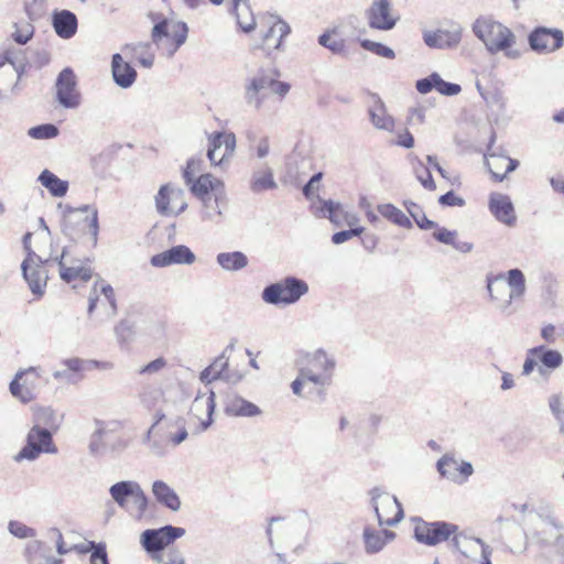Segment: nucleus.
Segmentation results:
<instances>
[{
  "mask_svg": "<svg viewBox=\"0 0 564 564\" xmlns=\"http://www.w3.org/2000/svg\"><path fill=\"white\" fill-rule=\"evenodd\" d=\"M473 32L491 53L509 50L516 42L510 29L489 17H480L473 24Z\"/></svg>",
  "mask_w": 564,
  "mask_h": 564,
  "instance_id": "f257e3e1",
  "label": "nucleus"
},
{
  "mask_svg": "<svg viewBox=\"0 0 564 564\" xmlns=\"http://www.w3.org/2000/svg\"><path fill=\"white\" fill-rule=\"evenodd\" d=\"M57 207L62 209L63 231L67 236L74 237L75 235L84 232L86 229H88L89 234L94 238V241H97L99 223L98 210L96 207L90 205H83L78 208H73L68 205L63 206L62 203H59Z\"/></svg>",
  "mask_w": 564,
  "mask_h": 564,
  "instance_id": "f03ea898",
  "label": "nucleus"
},
{
  "mask_svg": "<svg viewBox=\"0 0 564 564\" xmlns=\"http://www.w3.org/2000/svg\"><path fill=\"white\" fill-rule=\"evenodd\" d=\"M45 541L33 540L25 546V557L29 564H62L61 558L52 555V547L54 544L58 555L67 554L70 549H67L64 543L63 534L57 528H50L45 533Z\"/></svg>",
  "mask_w": 564,
  "mask_h": 564,
  "instance_id": "7ed1b4c3",
  "label": "nucleus"
},
{
  "mask_svg": "<svg viewBox=\"0 0 564 564\" xmlns=\"http://www.w3.org/2000/svg\"><path fill=\"white\" fill-rule=\"evenodd\" d=\"M308 292V284L296 276L284 279L267 285L262 291V300L271 305H291Z\"/></svg>",
  "mask_w": 564,
  "mask_h": 564,
  "instance_id": "20e7f679",
  "label": "nucleus"
},
{
  "mask_svg": "<svg viewBox=\"0 0 564 564\" xmlns=\"http://www.w3.org/2000/svg\"><path fill=\"white\" fill-rule=\"evenodd\" d=\"M333 383L327 375H319L310 368H300L297 377L292 381V392L297 397H306L324 401L326 390Z\"/></svg>",
  "mask_w": 564,
  "mask_h": 564,
  "instance_id": "39448f33",
  "label": "nucleus"
},
{
  "mask_svg": "<svg viewBox=\"0 0 564 564\" xmlns=\"http://www.w3.org/2000/svg\"><path fill=\"white\" fill-rule=\"evenodd\" d=\"M371 506L375 510L379 525L393 527L403 519V509L398 498L375 487L369 491Z\"/></svg>",
  "mask_w": 564,
  "mask_h": 564,
  "instance_id": "423d86ee",
  "label": "nucleus"
},
{
  "mask_svg": "<svg viewBox=\"0 0 564 564\" xmlns=\"http://www.w3.org/2000/svg\"><path fill=\"white\" fill-rule=\"evenodd\" d=\"M187 25L184 22L163 20L152 29V41L163 46L169 56H172L186 41Z\"/></svg>",
  "mask_w": 564,
  "mask_h": 564,
  "instance_id": "0eeeda50",
  "label": "nucleus"
},
{
  "mask_svg": "<svg viewBox=\"0 0 564 564\" xmlns=\"http://www.w3.org/2000/svg\"><path fill=\"white\" fill-rule=\"evenodd\" d=\"M42 453L55 454L57 447L53 442V436L50 430L42 426L34 425L28 433L26 444L21 448L15 456V460L22 459L34 460Z\"/></svg>",
  "mask_w": 564,
  "mask_h": 564,
  "instance_id": "6e6552de",
  "label": "nucleus"
},
{
  "mask_svg": "<svg viewBox=\"0 0 564 564\" xmlns=\"http://www.w3.org/2000/svg\"><path fill=\"white\" fill-rule=\"evenodd\" d=\"M414 522L415 540L426 545H436L446 541L458 531V527L449 522H427L420 518L414 519Z\"/></svg>",
  "mask_w": 564,
  "mask_h": 564,
  "instance_id": "1a4fd4ad",
  "label": "nucleus"
},
{
  "mask_svg": "<svg viewBox=\"0 0 564 564\" xmlns=\"http://www.w3.org/2000/svg\"><path fill=\"white\" fill-rule=\"evenodd\" d=\"M185 534V529L171 524L148 529L141 534V544L151 555L161 553L166 546Z\"/></svg>",
  "mask_w": 564,
  "mask_h": 564,
  "instance_id": "9d476101",
  "label": "nucleus"
},
{
  "mask_svg": "<svg viewBox=\"0 0 564 564\" xmlns=\"http://www.w3.org/2000/svg\"><path fill=\"white\" fill-rule=\"evenodd\" d=\"M529 517H536L539 522L534 529L533 538L542 547H562L564 538V525L551 514L540 516L529 512Z\"/></svg>",
  "mask_w": 564,
  "mask_h": 564,
  "instance_id": "9b49d317",
  "label": "nucleus"
},
{
  "mask_svg": "<svg viewBox=\"0 0 564 564\" xmlns=\"http://www.w3.org/2000/svg\"><path fill=\"white\" fill-rule=\"evenodd\" d=\"M51 259H42L35 252H30L22 264V273L25 281L29 284L31 292L36 296L44 294V289L47 281V272L44 270V265L48 264Z\"/></svg>",
  "mask_w": 564,
  "mask_h": 564,
  "instance_id": "f8f14e48",
  "label": "nucleus"
},
{
  "mask_svg": "<svg viewBox=\"0 0 564 564\" xmlns=\"http://www.w3.org/2000/svg\"><path fill=\"white\" fill-rule=\"evenodd\" d=\"M301 534L302 531L292 519L273 517L269 520L267 536L272 549L275 546V540L280 547L292 546Z\"/></svg>",
  "mask_w": 564,
  "mask_h": 564,
  "instance_id": "ddd939ff",
  "label": "nucleus"
},
{
  "mask_svg": "<svg viewBox=\"0 0 564 564\" xmlns=\"http://www.w3.org/2000/svg\"><path fill=\"white\" fill-rule=\"evenodd\" d=\"M367 24L372 30L390 31L392 30L400 17L392 8L390 0H375L365 11Z\"/></svg>",
  "mask_w": 564,
  "mask_h": 564,
  "instance_id": "4468645a",
  "label": "nucleus"
},
{
  "mask_svg": "<svg viewBox=\"0 0 564 564\" xmlns=\"http://www.w3.org/2000/svg\"><path fill=\"white\" fill-rule=\"evenodd\" d=\"M56 100L67 109H75L80 105V93L77 89V78L70 67H65L58 74L56 83Z\"/></svg>",
  "mask_w": 564,
  "mask_h": 564,
  "instance_id": "2eb2a0df",
  "label": "nucleus"
},
{
  "mask_svg": "<svg viewBox=\"0 0 564 564\" xmlns=\"http://www.w3.org/2000/svg\"><path fill=\"white\" fill-rule=\"evenodd\" d=\"M528 40L532 51L549 54L563 46L564 34L558 29L538 26L529 34Z\"/></svg>",
  "mask_w": 564,
  "mask_h": 564,
  "instance_id": "dca6fc26",
  "label": "nucleus"
},
{
  "mask_svg": "<svg viewBox=\"0 0 564 564\" xmlns=\"http://www.w3.org/2000/svg\"><path fill=\"white\" fill-rule=\"evenodd\" d=\"M438 474L447 480L463 485L474 474V467L469 462L457 460L452 454H444L436 463Z\"/></svg>",
  "mask_w": 564,
  "mask_h": 564,
  "instance_id": "f3484780",
  "label": "nucleus"
},
{
  "mask_svg": "<svg viewBox=\"0 0 564 564\" xmlns=\"http://www.w3.org/2000/svg\"><path fill=\"white\" fill-rule=\"evenodd\" d=\"M453 545L465 557L476 560V556L480 554L481 564H491L492 550L489 545L478 538L468 536L463 532H456L453 536Z\"/></svg>",
  "mask_w": 564,
  "mask_h": 564,
  "instance_id": "a211bd4d",
  "label": "nucleus"
},
{
  "mask_svg": "<svg viewBox=\"0 0 564 564\" xmlns=\"http://www.w3.org/2000/svg\"><path fill=\"white\" fill-rule=\"evenodd\" d=\"M235 148L234 133L214 132L208 138L207 158L213 165H223L228 158L232 156Z\"/></svg>",
  "mask_w": 564,
  "mask_h": 564,
  "instance_id": "6ab92c4d",
  "label": "nucleus"
},
{
  "mask_svg": "<svg viewBox=\"0 0 564 564\" xmlns=\"http://www.w3.org/2000/svg\"><path fill=\"white\" fill-rule=\"evenodd\" d=\"M215 411V392L208 390L205 393H198L192 402L189 413L199 421L197 433L206 431L213 423Z\"/></svg>",
  "mask_w": 564,
  "mask_h": 564,
  "instance_id": "aec40b11",
  "label": "nucleus"
},
{
  "mask_svg": "<svg viewBox=\"0 0 564 564\" xmlns=\"http://www.w3.org/2000/svg\"><path fill=\"white\" fill-rule=\"evenodd\" d=\"M195 260L194 252L187 246L177 245L152 256L150 263L155 268H164L172 264H192Z\"/></svg>",
  "mask_w": 564,
  "mask_h": 564,
  "instance_id": "412c9836",
  "label": "nucleus"
},
{
  "mask_svg": "<svg viewBox=\"0 0 564 564\" xmlns=\"http://www.w3.org/2000/svg\"><path fill=\"white\" fill-rule=\"evenodd\" d=\"M202 203L200 218L203 221L219 224L224 217L223 209L228 204L225 188L217 189L210 196H204L199 199Z\"/></svg>",
  "mask_w": 564,
  "mask_h": 564,
  "instance_id": "4be33fe9",
  "label": "nucleus"
},
{
  "mask_svg": "<svg viewBox=\"0 0 564 564\" xmlns=\"http://www.w3.org/2000/svg\"><path fill=\"white\" fill-rule=\"evenodd\" d=\"M269 76L253 77L246 86L245 99L249 107L260 111L270 96Z\"/></svg>",
  "mask_w": 564,
  "mask_h": 564,
  "instance_id": "5701e85b",
  "label": "nucleus"
},
{
  "mask_svg": "<svg viewBox=\"0 0 564 564\" xmlns=\"http://www.w3.org/2000/svg\"><path fill=\"white\" fill-rule=\"evenodd\" d=\"M502 281L503 278L501 275L496 278L488 276L487 291L496 308L505 315H511L514 312L511 307L514 299H510V293Z\"/></svg>",
  "mask_w": 564,
  "mask_h": 564,
  "instance_id": "b1692460",
  "label": "nucleus"
},
{
  "mask_svg": "<svg viewBox=\"0 0 564 564\" xmlns=\"http://www.w3.org/2000/svg\"><path fill=\"white\" fill-rule=\"evenodd\" d=\"M336 358L326 350L318 348L305 355V364L302 368H310L319 375H327L333 380L336 369Z\"/></svg>",
  "mask_w": 564,
  "mask_h": 564,
  "instance_id": "393cba45",
  "label": "nucleus"
},
{
  "mask_svg": "<svg viewBox=\"0 0 564 564\" xmlns=\"http://www.w3.org/2000/svg\"><path fill=\"white\" fill-rule=\"evenodd\" d=\"M489 209L500 223L511 226L516 221L513 204L508 195L492 193L489 198Z\"/></svg>",
  "mask_w": 564,
  "mask_h": 564,
  "instance_id": "a878e982",
  "label": "nucleus"
},
{
  "mask_svg": "<svg viewBox=\"0 0 564 564\" xmlns=\"http://www.w3.org/2000/svg\"><path fill=\"white\" fill-rule=\"evenodd\" d=\"M531 354L536 355L540 364L538 367V372L545 379H547L551 372L557 369L563 362V356L560 351L549 349L542 345L532 347Z\"/></svg>",
  "mask_w": 564,
  "mask_h": 564,
  "instance_id": "bb28decb",
  "label": "nucleus"
},
{
  "mask_svg": "<svg viewBox=\"0 0 564 564\" xmlns=\"http://www.w3.org/2000/svg\"><path fill=\"white\" fill-rule=\"evenodd\" d=\"M111 73L113 82L123 89L131 87L137 79V70L119 53L111 57Z\"/></svg>",
  "mask_w": 564,
  "mask_h": 564,
  "instance_id": "cd10ccee",
  "label": "nucleus"
},
{
  "mask_svg": "<svg viewBox=\"0 0 564 564\" xmlns=\"http://www.w3.org/2000/svg\"><path fill=\"white\" fill-rule=\"evenodd\" d=\"M52 25L61 39L68 40L76 34L78 20L76 14L69 10L54 11L52 14Z\"/></svg>",
  "mask_w": 564,
  "mask_h": 564,
  "instance_id": "c85d7f7f",
  "label": "nucleus"
},
{
  "mask_svg": "<svg viewBox=\"0 0 564 564\" xmlns=\"http://www.w3.org/2000/svg\"><path fill=\"white\" fill-rule=\"evenodd\" d=\"M485 159L489 172L497 181H502L508 173L513 172L519 165L517 160L496 152H488L485 154Z\"/></svg>",
  "mask_w": 564,
  "mask_h": 564,
  "instance_id": "c756f323",
  "label": "nucleus"
},
{
  "mask_svg": "<svg viewBox=\"0 0 564 564\" xmlns=\"http://www.w3.org/2000/svg\"><path fill=\"white\" fill-rule=\"evenodd\" d=\"M99 293L104 296L105 301L109 304V310L107 312V316L109 318L113 317L117 314V302L115 296V291L112 286L105 281H96L93 288V291L89 295V304H88V314H91L97 306V302L99 301Z\"/></svg>",
  "mask_w": 564,
  "mask_h": 564,
  "instance_id": "7c9ffc66",
  "label": "nucleus"
},
{
  "mask_svg": "<svg viewBox=\"0 0 564 564\" xmlns=\"http://www.w3.org/2000/svg\"><path fill=\"white\" fill-rule=\"evenodd\" d=\"M362 536L366 553L376 554L395 538V533L386 529L375 530L370 527H366Z\"/></svg>",
  "mask_w": 564,
  "mask_h": 564,
  "instance_id": "2f4dec72",
  "label": "nucleus"
},
{
  "mask_svg": "<svg viewBox=\"0 0 564 564\" xmlns=\"http://www.w3.org/2000/svg\"><path fill=\"white\" fill-rule=\"evenodd\" d=\"M225 413L230 416L253 417L261 414V410L254 403L237 394H229L225 401Z\"/></svg>",
  "mask_w": 564,
  "mask_h": 564,
  "instance_id": "473e14b6",
  "label": "nucleus"
},
{
  "mask_svg": "<svg viewBox=\"0 0 564 564\" xmlns=\"http://www.w3.org/2000/svg\"><path fill=\"white\" fill-rule=\"evenodd\" d=\"M373 104L369 107L368 113L375 128L384 131H392L394 119L387 112L383 101L377 95H372Z\"/></svg>",
  "mask_w": 564,
  "mask_h": 564,
  "instance_id": "72a5a7b5",
  "label": "nucleus"
},
{
  "mask_svg": "<svg viewBox=\"0 0 564 564\" xmlns=\"http://www.w3.org/2000/svg\"><path fill=\"white\" fill-rule=\"evenodd\" d=\"M152 494L156 501L172 511L181 509V499L175 490L163 480H155L152 484Z\"/></svg>",
  "mask_w": 564,
  "mask_h": 564,
  "instance_id": "f704fd0d",
  "label": "nucleus"
},
{
  "mask_svg": "<svg viewBox=\"0 0 564 564\" xmlns=\"http://www.w3.org/2000/svg\"><path fill=\"white\" fill-rule=\"evenodd\" d=\"M29 373H34L37 378L40 377L39 369L35 367L21 369L15 373V377L13 378L9 386L11 394L15 399L20 400L22 403L25 404L34 400V394L32 390L28 387H24V384L20 383V380L23 378V376H26Z\"/></svg>",
  "mask_w": 564,
  "mask_h": 564,
  "instance_id": "c9c22d12",
  "label": "nucleus"
},
{
  "mask_svg": "<svg viewBox=\"0 0 564 564\" xmlns=\"http://www.w3.org/2000/svg\"><path fill=\"white\" fill-rule=\"evenodd\" d=\"M188 185H191L192 193L199 199L204 196H210L216 193L217 189L225 188L221 181L208 173L202 174L196 180L193 178V182Z\"/></svg>",
  "mask_w": 564,
  "mask_h": 564,
  "instance_id": "e433bc0d",
  "label": "nucleus"
},
{
  "mask_svg": "<svg viewBox=\"0 0 564 564\" xmlns=\"http://www.w3.org/2000/svg\"><path fill=\"white\" fill-rule=\"evenodd\" d=\"M165 437L172 446H178L188 437L186 420L183 416L170 417L165 424Z\"/></svg>",
  "mask_w": 564,
  "mask_h": 564,
  "instance_id": "4c0bfd02",
  "label": "nucleus"
},
{
  "mask_svg": "<svg viewBox=\"0 0 564 564\" xmlns=\"http://www.w3.org/2000/svg\"><path fill=\"white\" fill-rule=\"evenodd\" d=\"M65 254H66V251L63 250V253L61 254V257L55 259V261L57 262V264L59 267L61 278L66 282H70L75 279L88 281L91 278V270L89 268L83 267L78 263H72L70 265H67L64 260Z\"/></svg>",
  "mask_w": 564,
  "mask_h": 564,
  "instance_id": "58836bf2",
  "label": "nucleus"
},
{
  "mask_svg": "<svg viewBox=\"0 0 564 564\" xmlns=\"http://www.w3.org/2000/svg\"><path fill=\"white\" fill-rule=\"evenodd\" d=\"M273 177V171L267 164L256 169L250 180V189L253 193H261L268 189L276 188Z\"/></svg>",
  "mask_w": 564,
  "mask_h": 564,
  "instance_id": "ea45409f",
  "label": "nucleus"
},
{
  "mask_svg": "<svg viewBox=\"0 0 564 564\" xmlns=\"http://www.w3.org/2000/svg\"><path fill=\"white\" fill-rule=\"evenodd\" d=\"M139 484L131 480H122L109 488V494L115 502L122 509H128V501L138 489Z\"/></svg>",
  "mask_w": 564,
  "mask_h": 564,
  "instance_id": "a19ab883",
  "label": "nucleus"
},
{
  "mask_svg": "<svg viewBox=\"0 0 564 564\" xmlns=\"http://www.w3.org/2000/svg\"><path fill=\"white\" fill-rule=\"evenodd\" d=\"M37 181L54 197L65 196L67 194V191L69 187V184L67 181H64V180L57 177L50 170H43L41 172V174L39 175Z\"/></svg>",
  "mask_w": 564,
  "mask_h": 564,
  "instance_id": "79ce46f5",
  "label": "nucleus"
},
{
  "mask_svg": "<svg viewBox=\"0 0 564 564\" xmlns=\"http://www.w3.org/2000/svg\"><path fill=\"white\" fill-rule=\"evenodd\" d=\"M217 264L225 271L235 272L245 269L248 263V257L241 251L219 252L216 256Z\"/></svg>",
  "mask_w": 564,
  "mask_h": 564,
  "instance_id": "37998d69",
  "label": "nucleus"
},
{
  "mask_svg": "<svg viewBox=\"0 0 564 564\" xmlns=\"http://www.w3.org/2000/svg\"><path fill=\"white\" fill-rule=\"evenodd\" d=\"M62 364L70 371L72 373L78 375L85 371H90L93 369L99 368L102 370H107L111 368V364L107 361H98L94 359H82L78 357L67 358L62 361Z\"/></svg>",
  "mask_w": 564,
  "mask_h": 564,
  "instance_id": "c03bdc74",
  "label": "nucleus"
},
{
  "mask_svg": "<svg viewBox=\"0 0 564 564\" xmlns=\"http://www.w3.org/2000/svg\"><path fill=\"white\" fill-rule=\"evenodd\" d=\"M378 212L382 217L390 220L397 226L402 228L410 229L412 228V223L410 218L398 207L392 204H381L378 205Z\"/></svg>",
  "mask_w": 564,
  "mask_h": 564,
  "instance_id": "a18cd8bd",
  "label": "nucleus"
},
{
  "mask_svg": "<svg viewBox=\"0 0 564 564\" xmlns=\"http://www.w3.org/2000/svg\"><path fill=\"white\" fill-rule=\"evenodd\" d=\"M507 283L510 288V299H521L527 290L525 276L520 269H511L507 272Z\"/></svg>",
  "mask_w": 564,
  "mask_h": 564,
  "instance_id": "49530a36",
  "label": "nucleus"
},
{
  "mask_svg": "<svg viewBox=\"0 0 564 564\" xmlns=\"http://www.w3.org/2000/svg\"><path fill=\"white\" fill-rule=\"evenodd\" d=\"M133 52L134 57L139 64L144 68H151L154 64V52L152 51L151 43H138L135 45H126Z\"/></svg>",
  "mask_w": 564,
  "mask_h": 564,
  "instance_id": "de8ad7c7",
  "label": "nucleus"
},
{
  "mask_svg": "<svg viewBox=\"0 0 564 564\" xmlns=\"http://www.w3.org/2000/svg\"><path fill=\"white\" fill-rule=\"evenodd\" d=\"M321 213L323 217L328 218L335 226L338 227L343 225L346 210H344L339 203L328 199L322 200Z\"/></svg>",
  "mask_w": 564,
  "mask_h": 564,
  "instance_id": "09e8293b",
  "label": "nucleus"
},
{
  "mask_svg": "<svg viewBox=\"0 0 564 564\" xmlns=\"http://www.w3.org/2000/svg\"><path fill=\"white\" fill-rule=\"evenodd\" d=\"M34 419H35L34 425H39V426L44 425L45 426L44 429H47V430L48 429L56 430L61 423L55 410H53L51 406L40 408L35 412Z\"/></svg>",
  "mask_w": 564,
  "mask_h": 564,
  "instance_id": "8fccbe9b",
  "label": "nucleus"
},
{
  "mask_svg": "<svg viewBox=\"0 0 564 564\" xmlns=\"http://www.w3.org/2000/svg\"><path fill=\"white\" fill-rule=\"evenodd\" d=\"M334 34H336V29L324 32L318 36V44L334 54H341L346 47L345 40L333 39Z\"/></svg>",
  "mask_w": 564,
  "mask_h": 564,
  "instance_id": "3c124183",
  "label": "nucleus"
},
{
  "mask_svg": "<svg viewBox=\"0 0 564 564\" xmlns=\"http://www.w3.org/2000/svg\"><path fill=\"white\" fill-rule=\"evenodd\" d=\"M170 184L162 185L155 195V207L162 216H175V210L171 207V199L169 198Z\"/></svg>",
  "mask_w": 564,
  "mask_h": 564,
  "instance_id": "603ef678",
  "label": "nucleus"
},
{
  "mask_svg": "<svg viewBox=\"0 0 564 564\" xmlns=\"http://www.w3.org/2000/svg\"><path fill=\"white\" fill-rule=\"evenodd\" d=\"M15 62H19L21 64L28 63V58L25 55V52L21 48L15 47H9L4 51L0 52V70L4 66H13L15 65Z\"/></svg>",
  "mask_w": 564,
  "mask_h": 564,
  "instance_id": "864d4df0",
  "label": "nucleus"
},
{
  "mask_svg": "<svg viewBox=\"0 0 564 564\" xmlns=\"http://www.w3.org/2000/svg\"><path fill=\"white\" fill-rule=\"evenodd\" d=\"M290 32H291L290 25L282 19L278 18L276 21L273 23V25L264 34L263 41L265 43H269L270 39L273 37L275 34H278L279 39L274 43V48H279L282 43V40L285 36H288L290 34Z\"/></svg>",
  "mask_w": 564,
  "mask_h": 564,
  "instance_id": "5fc2aeb1",
  "label": "nucleus"
},
{
  "mask_svg": "<svg viewBox=\"0 0 564 564\" xmlns=\"http://www.w3.org/2000/svg\"><path fill=\"white\" fill-rule=\"evenodd\" d=\"M360 46L368 52L388 59L395 57V53L392 48L379 42L365 39L360 41Z\"/></svg>",
  "mask_w": 564,
  "mask_h": 564,
  "instance_id": "6e6d98bb",
  "label": "nucleus"
},
{
  "mask_svg": "<svg viewBox=\"0 0 564 564\" xmlns=\"http://www.w3.org/2000/svg\"><path fill=\"white\" fill-rule=\"evenodd\" d=\"M132 507L127 509L132 516L135 518H141L148 508V498L142 490L141 486L139 485L138 489L133 494L132 498Z\"/></svg>",
  "mask_w": 564,
  "mask_h": 564,
  "instance_id": "4d7b16f0",
  "label": "nucleus"
},
{
  "mask_svg": "<svg viewBox=\"0 0 564 564\" xmlns=\"http://www.w3.org/2000/svg\"><path fill=\"white\" fill-rule=\"evenodd\" d=\"M169 194V198L171 199V207L173 210H175V216H177L187 208V203L185 202V193L181 187L170 184Z\"/></svg>",
  "mask_w": 564,
  "mask_h": 564,
  "instance_id": "13d9d810",
  "label": "nucleus"
},
{
  "mask_svg": "<svg viewBox=\"0 0 564 564\" xmlns=\"http://www.w3.org/2000/svg\"><path fill=\"white\" fill-rule=\"evenodd\" d=\"M415 176L422 186L429 191H435L436 184L432 177L431 171L424 166V164L416 159V164L413 166Z\"/></svg>",
  "mask_w": 564,
  "mask_h": 564,
  "instance_id": "bf43d9fd",
  "label": "nucleus"
},
{
  "mask_svg": "<svg viewBox=\"0 0 564 564\" xmlns=\"http://www.w3.org/2000/svg\"><path fill=\"white\" fill-rule=\"evenodd\" d=\"M8 531L10 534L18 539H33L36 536L35 529L24 524L18 520H10L8 523Z\"/></svg>",
  "mask_w": 564,
  "mask_h": 564,
  "instance_id": "052dcab7",
  "label": "nucleus"
},
{
  "mask_svg": "<svg viewBox=\"0 0 564 564\" xmlns=\"http://www.w3.org/2000/svg\"><path fill=\"white\" fill-rule=\"evenodd\" d=\"M152 558L158 564H185L183 554L175 549H170L166 552L152 555Z\"/></svg>",
  "mask_w": 564,
  "mask_h": 564,
  "instance_id": "680f3d73",
  "label": "nucleus"
},
{
  "mask_svg": "<svg viewBox=\"0 0 564 564\" xmlns=\"http://www.w3.org/2000/svg\"><path fill=\"white\" fill-rule=\"evenodd\" d=\"M34 34V26L31 23L23 22L15 24V31L12 33V39L20 45L26 44Z\"/></svg>",
  "mask_w": 564,
  "mask_h": 564,
  "instance_id": "e2e57ef3",
  "label": "nucleus"
},
{
  "mask_svg": "<svg viewBox=\"0 0 564 564\" xmlns=\"http://www.w3.org/2000/svg\"><path fill=\"white\" fill-rule=\"evenodd\" d=\"M58 134V129L52 123L40 124L29 130V135L33 139H51Z\"/></svg>",
  "mask_w": 564,
  "mask_h": 564,
  "instance_id": "0e129e2a",
  "label": "nucleus"
},
{
  "mask_svg": "<svg viewBox=\"0 0 564 564\" xmlns=\"http://www.w3.org/2000/svg\"><path fill=\"white\" fill-rule=\"evenodd\" d=\"M232 11L236 15L238 25L241 28V30L243 32L249 33L254 29L256 21H254L253 14L250 9H249V13H247L246 11H242V10H232Z\"/></svg>",
  "mask_w": 564,
  "mask_h": 564,
  "instance_id": "69168bd1",
  "label": "nucleus"
},
{
  "mask_svg": "<svg viewBox=\"0 0 564 564\" xmlns=\"http://www.w3.org/2000/svg\"><path fill=\"white\" fill-rule=\"evenodd\" d=\"M437 80H440V74L434 72L427 77L419 79L415 87L420 94H427L436 89Z\"/></svg>",
  "mask_w": 564,
  "mask_h": 564,
  "instance_id": "338daca9",
  "label": "nucleus"
},
{
  "mask_svg": "<svg viewBox=\"0 0 564 564\" xmlns=\"http://www.w3.org/2000/svg\"><path fill=\"white\" fill-rule=\"evenodd\" d=\"M364 230H365L364 227L358 226L355 228H350L349 230H341V231L335 232L332 236V242L334 245H341L354 237L360 236L364 232Z\"/></svg>",
  "mask_w": 564,
  "mask_h": 564,
  "instance_id": "774afa93",
  "label": "nucleus"
}]
</instances>
